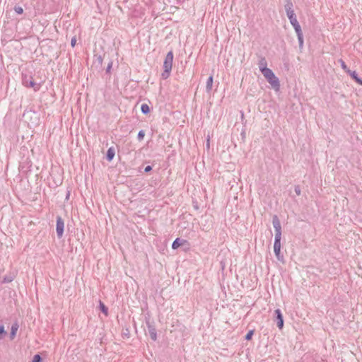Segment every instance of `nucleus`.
Instances as JSON below:
<instances>
[{"label":"nucleus","instance_id":"412c9836","mask_svg":"<svg viewBox=\"0 0 362 362\" xmlns=\"http://www.w3.org/2000/svg\"><path fill=\"white\" fill-rule=\"evenodd\" d=\"M339 62L341 64V68L346 71V72H350V70L348 69L347 66L346 65L345 62L340 59Z\"/></svg>","mask_w":362,"mask_h":362},{"label":"nucleus","instance_id":"9b49d317","mask_svg":"<svg viewBox=\"0 0 362 362\" xmlns=\"http://www.w3.org/2000/svg\"><path fill=\"white\" fill-rule=\"evenodd\" d=\"M18 329V325L17 323L13 324L11 329V339H13L15 338Z\"/></svg>","mask_w":362,"mask_h":362},{"label":"nucleus","instance_id":"7ed1b4c3","mask_svg":"<svg viewBox=\"0 0 362 362\" xmlns=\"http://www.w3.org/2000/svg\"><path fill=\"white\" fill-rule=\"evenodd\" d=\"M267 81L270 83V85L272 86L274 89L276 90H279V81L278 78L274 75L273 73L271 76H269L267 78Z\"/></svg>","mask_w":362,"mask_h":362},{"label":"nucleus","instance_id":"39448f33","mask_svg":"<svg viewBox=\"0 0 362 362\" xmlns=\"http://www.w3.org/2000/svg\"><path fill=\"white\" fill-rule=\"evenodd\" d=\"M64 223L61 217H58L57 220L56 230L59 238L62 237L64 233Z\"/></svg>","mask_w":362,"mask_h":362},{"label":"nucleus","instance_id":"b1692460","mask_svg":"<svg viewBox=\"0 0 362 362\" xmlns=\"http://www.w3.org/2000/svg\"><path fill=\"white\" fill-rule=\"evenodd\" d=\"M41 361V357L39 354H36L34 356L33 362H40Z\"/></svg>","mask_w":362,"mask_h":362},{"label":"nucleus","instance_id":"4be33fe9","mask_svg":"<svg viewBox=\"0 0 362 362\" xmlns=\"http://www.w3.org/2000/svg\"><path fill=\"white\" fill-rule=\"evenodd\" d=\"M254 334V331L253 330H250L245 336V339L247 340H250Z\"/></svg>","mask_w":362,"mask_h":362},{"label":"nucleus","instance_id":"6ab92c4d","mask_svg":"<svg viewBox=\"0 0 362 362\" xmlns=\"http://www.w3.org/2000/svg\"><path fill=\"white\" fill-rule=\"evenodd\" d=\"M281 231L276 232L274 243H281Z\"/></svg>","mask_w":362,"mask_h":362},{"label":"nucleus","instance_id":"c85d7f7f","mask_svg":"<svg viewBox=\"0 0 362 362\" xmlns=\"http://www.w3.org/2000/svg\"><path fill=\"white\" fill-rule=\"evenodd\" d=\"M150 170H151V167L150 165H148V166H146V167L145 168V171H146V172H148V171H150Z\"/></svg>","mask_w":362,"mask_h":362},{"label":"nucleus","instance_id":"f3484780","mask_svg":"<svg viewBox=\"0 0 362 362\" xmlns=\"http://www.w3.org/2000/svg\"><path fill=\"white\" fill-rule=\"evenodd\" d=\"M141 112L144 114H148L150 112V107L147 104H142L141 107Z\"/></svg>","mask_w":362,"mask_h":362},{"label":"nucleus","instance_id":"2eb2a0df","mask_svg":"<svg viewBox=\"0 0 362 362\" xmlns=\"http://www.w3.org/2000/svg\"><path fill=\"white\" fill-rule=\"evenodd\" d=\"M183 242L184 241H182L179 238L175 239L172 245L173 249H174V250L177 249L180 246H181L183 244Z\"/></svg>","mask_w":362,"mask_h":362},{"label":"nucleus","instance_id":"aec40b11","mask_svg":"<svg viewBox=\"0 0 362 362\" xmlns=\"http://www.w3.org/2000/svg\"><path fill=\"white\" fill-rule=\"evenodd\" d=\"M296 34L298 35V39L300 45L302 46L303 44V37L302 30L299 31V33H296Z\"/></svg>","mask_w":362,"mask_h":362},{"label":"nucleus","instance_id":"4468645a","mask_svg":"<svg viewBox=\"0 0 362 362\" xmlns=\"http://www.w3.org/2000/svg\"><path fill=\"white\" fill-rule=\"evenodd\" d=\"M348 74H350V76L358 83V84H361L362 85V80L361 78H359L358 76H357V74L356 73V71H351L350 70V72H347Z\"/></svg>","mask_w":362,"mask_h":362},{"label":"nucleus","instance_id":"5701e85b","mask_svg":"<svg viewBox=\"0 0 362 362\" xmlns=\"http://www.w3.org/2000/svg\"><path fill=\"white\" fill-rule=\"evenodd\" d=\"M29 86L31 88H33L35 90H38V88H39L38 86H37L36 83L33 81H31L30 82Z\"/></svg>","mask_w":362,"mask_h":362},{"label":"nucleus","instance_id":"dca6fc26","mask_svg":"<svg viewBox=\"0 0 362 362\" xmlns=\"http://www.w3.org/2000/svg\"><path fill=\"white\" fill-rule=\"evenodd\" d=\"M213 76H211L209 77L207 81H206V90L208 91H211V90L212 89V86H213Z\"/></svg>","mask_w":362,"mask_h":362},{"label":"nucleus","instance_id":"a211bd4d","mask_svg":"<svg viewBox=\"0 0 362 362\" xmlns=\"http://www.w3.org/2000/svg\"><path fill=\"white\" fill-rule=\"evenodd\" d=\"M100 307L101 311L107 316L108 315L107 308L101 301L100 302Z\"/></svg>","mask_w":362,"mask_h":362},{"label":"nucleus","instance_id":"423d86ee","mask_svg":"<svg viewBox=\"0 0 362 362\" xmlns=\"http://www.w3.org/2000/svg\"><path fill=\"white\" fill-rule=\"evenodd\" d=\"M292 6V4H288L286 6V14L289 20L296 17Z\"/></svg>","mask_w":362,"mask_h":362},{"label":"nucleus","instance_id":"c756f323","mask_svg":"<svg viewBox=\"0 0 362 362\" xmlns=\"http://www.w3.org/2000/svg\"><path fill=\"white\" fill-rule=\"evenodd\" d=\"M152 338H153V339H156V334L152 335Z\"/></svg>","mask_w":362,"mask_h":362},{"label":"nucleus","instance_id":"6e6552de","mask_svg":"<svg viewBox=\"0 0 362 362\" xmlns=\"http://www.w3.org/2000/svg\"><path fill=\"white\" fill-rule=\"evenodd\" d=\"M290 23L294 28L296 33H299V31H301L300 25H299L296 17L290 19Z\"/></svg>","mask_w":362,"mask_h":362},{"label":"nucleus","instance_id":"9d476101","mask_svg":"<svg viewBox=\"0 0 362 362\" xmlns=\"http://www.w3.org/2000/svg\"><path fill=\"white\" fill-rule=\"evenodd\" d=\"M115 148L113 147L109 148L107 151V159L109 161H111L113 159V158L115 157Z\"/></svg>","mask_w":362,"mask_h":362},{"label":"nucleus","instance_id":"0eeeda50","mask_svg":"<svg viewBox=\"0 0 362 362\" xmlns=\"http://www.w3.org/2000/svg\"><path fill=\"white\" fill-rule=\"evenodd\" d=\"M275 313L276 314V317L278 319V327L279 329H282L283 326H284V320H283V316L281 315V313L280 311V310L277 309L275 310Z\"/></svg>","mask_w":362,"mask_h":362},{"label":"nucleus","instance_id":"1a4fd4ad","mask_svg":"<svg viewBox=\"0 0 362 362\" xmlns=\"http://www.w3.org/2000/svg\"><path fill=\"white\" fill-rule=\"evenodd\" d=\"M260 71L264 75V76L267 78L269 76H271L274 73L270 69L267 68L265 66H259Z\"/></svg>","mask_w":362,"mask_h":362},{"label":"nucleus","instance_id":"a878e982","mask_svg":"<svg viewBox=\"0 0 362 362\" xmlns=\"http://www.w3.org/2000/svg\"><path fill=\"white\" fill-rule=\"evenodd\" d=\"M14 10H15V11H16L17 13H18V14H21V13H23V8H22V7H20V6H16V7H15Z\"/></svg>","mask_w":362,"mask_h":362},{"label":"nucleus","instance_id":"bb28decb","mask_svg":"<svg viewBox=\"0 0 362 362\" xmlns=\"http://www.w3.org/2000/svg\"><path fill=\"white\" fill-rule=\"evenodd\" d=\"M76 37H74L71 39V47H74L76 45Z\"/></svg>","mask_w":362,"mask_h":362},{"label":"nucleus","instance_id":"f03ea898","mask_svg":"<svg viewBox=\"0 0 362 362\" xmlns=\"http://www.w3.org/2000/svg\"><path fill=\"white\" fill-rule=\"evenodd\" d=\"M267 81L270 83V85L272 86L274 89L276 90H279V81L278 78L274 75L273 73L271 76H269L267 78Z\"/></svg>","mask_w":362,"mask_h":362},{"label":"nucleus","instance_id":"f257e3e1","mask_svg":"<svg viewBox=\"0 0 362 362\" xmlns=\"http://www.w3.org/2000/svg\"><path fill=\"white\" fill-rule=\"evenodd\" d=\"M173 53L170 51L167 54L163 62L164 71L162 74V77L165 79L168 78L170 76L173 67Z\"/></svg>","mask_w":362,"mask_h":362},{"label":"nucleus","instance_id":"20e7f679","mask_svg":"<svg viewBox=\"0 0 362 362\" xmlns=\"http://www.w3.org/2000/svg\"><path fill=\"white\" fill-rule=\"evenodd\" d=\"M267 81L270 83V85L272 86L274 89L276 90H279V81L278 78L274 75L273 73L271 76H269L267 78Z\"/></svg>","mask_w":362,"mask_h":362},{"label":"nucleus","instance_id":"ddd939ff","mask_svg":"<svg viewBox=\"0 0 362 362\" xmlns=\"http://www.w3.org/2000/svg\"><path fill=\"white\" fill-rule=\"evenodd\" d=\"M281 243H274V250L275 252V255L277 257H279L281 252Z\"/></svg>","mask_w":362,"mask_h":362},{"label":"nucleus","instance_id":"cd10ccee","mask_svg":"<svg viewBox=\"0 0 362 362\" xmlns=\"http://www.w3.org/2000/svg\"><path fill=\"white\" fill-rule=\"evenodd\" d=\"M5 333L4 326L0 325V339H1V334Z\"/></svg>","mask_w":362,"mask_h":362},{"label":"nucleus","instance_id":"393cba45","mask_svg":"<svg viewBox=\"0 0 362 362\" xmlns=\"http://www.w3.org/2000/svg\"><path fill=\"white\" fill-rule=\"evenodd\" d=\"M145 136V133L143 130H141L138 134V139L139 140H142Z\"/></svg>","mask_w":362,"mask_h":362},{"label":"nucleus","instance_id":"f8f14e48","mask_svg":"<svg viewBox=\"0 0 362 362\" xmlns=\"http://www.w3.org/2000/svg\"><path fill=\"white\" fill-rule=\"evenodd\" d=\"M273 225H274L276 232L281 231V224H280V222L276 216L274 218Z\"/></svg>","mask_w":362,"mask_h":362}]
</instances>
